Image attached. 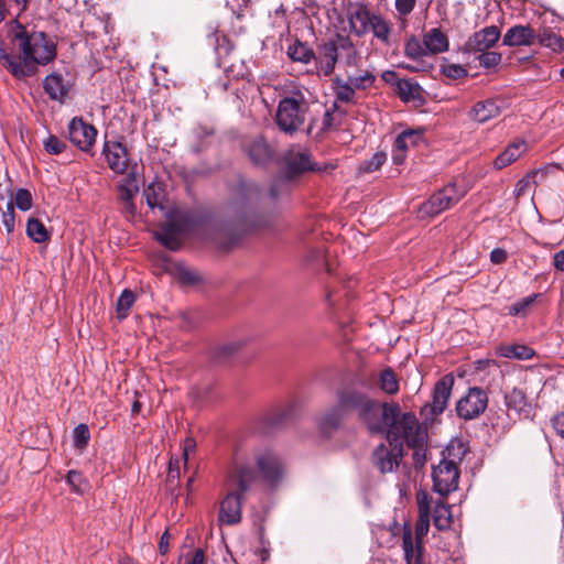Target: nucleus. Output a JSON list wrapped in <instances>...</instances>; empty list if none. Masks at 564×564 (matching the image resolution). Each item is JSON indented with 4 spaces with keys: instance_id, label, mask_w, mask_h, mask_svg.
<instances>
[{
    "instance_id": "obj_1",
    "label": "nucleus",
    "mask_w": 564,
    "mask_h": 564,
    "mask_svg": "<svg viewBox=\"0 0 564 564\" xmlns=\"http://www.w3.org/2000/svg\"><path fill=\"white\" fill-rule=\"evenodd\" d=\"M349 413H356L359 422L371 434H386L389 446L380 444L373 452V464L381 473H391L402 458V446L420 452L426 441V430L411 412L402 413L394 402H380L369 393L356 389L344 388L336 393V404L326 410L318 420L323 432L336 430Z\"/></svg>"
},
{
    "instance_id": "obj_2",
    "label": "nucleus",
    "mask_w": 564,
    "mask_h": 564,
    "mask_svg": "<svg viewBox=\"0 0 564 564\" xmlns=\"http://www.w3.org/2000/svg\"><path fill=\"white\" fill-rule=\"evenodd\" d=\"M13 44L22 56L8 54L0 43V64L15 78L32 76L36 65H46L56 56V45L43 32L29 34L25 29L17 24L12 33Z\"/></svg>"
},
{
    "instance_id": "obj_3",
    "label": "nucleus",
    "mask_w": 564,
    "mask_h": 564,
    "mask_svg": "<svg viewBox=\"0 0 564 564\" xmlns=\"http://www.w3.org/2000/svg\"><path fill=\"white\" fill-rule=\"evenodd\" d=\"M257 479L256 470L242 462L240 455L235 460L234 468L226 479L227 494L219 503L218 521L224 525H235L242 518L243 495Z\"/></svg>"
},
{
    "instance_id": "obj_4",
    "label": "nucleus",
    "mask_w": 564,
    "mask_h": 564,
    "mask_svg": "<svg viewBox=\"0 0 564 564\" xmlns=\"http://www.w3.org/2000/svg\"><path fill=\"white\" fill-rule=\"evenodd\" d=\"M361 59L360 52L347 35L337 34L335 37L318 46L316 72L318 76H330L337 63L355 67Z\"/></svg>"
},
{
    "instance_id": "obj_5",
    "label": "nucleus",
    "mask_w": 564,
    "mask_h": 564,
    "mask_svg": "<svg viewBox=\"0 0 564 564\" xmlns=\"http://www.w3.org/2000/svg\"><path fill=\"white\" fill-rule=\"evenodd\" d=\"M466 454V447L459 440H453L442 451V458L433 467V488L441 496H447L457 489L459 479L458 464Z\"/></svg>"
},
{
    "instance_id": "obj_6",
    "label": "nucleus",
    "mask_w": 564,
    "mask_h": 564,
    "mask_svg": "<svg viewBox=\"0 0 564 564\" xmlns=\"http://www.w3.org/2000/svg\"><path fill=\"white\" fill-rule=\"evenodd\" d=\"M102 153L111 171L126 175L118 188L120 199L129 203L139 192L137 164H131L127 148L117 141H106Z\"/></svg>"
},
{
    "instance_id": "obj_7",
    "label": "nucleus",
    "mask_w": 564,
    "mask_h": 564,
    "mask_svg": "<svg viewBox=\"0 0 564 564\" xmlns=\"http://www.w3.org/2000/svg\"><path fill=\"white\" fill-rule=\"evenodd\" d=\"M310 109V102L301 89L293 90L279 101L275 123L286 134L302 130Z\"/></svg>"
},
{
    "instance_id": "obj_8",
    "label": "nucleus",
    "mask_w": 564,
    "mask_h": 564,
    "mask_svg": "<svg viewBox=\"0 0 564 564\" xmlns=\"http://www.w3.org/2000/svg\"><path fill=\"white\" fill-rule=\"evenodd\" d=\"M240 455L242 462L247 463L251 456L258 467V470L263 480L270 485L276 484L283 476L284 466L281 458L268 446L251 445L248 448L241 449L237 453L236 457ZM237 458H235L236 460Z\"/></svg>"
},
{
    "instance_id": "obj_9",
    "label": "nucleus",
    "mask_w": 564,
    "mask_h": 564,
    "mask_svg": "<svg viewBox=\"0 0 564 564\" xmlns=\"http://www.w3.org/2000/svg\"><path fill=\"white\" fill-rule=\"evenodd\" d=\"M166 217V223L155 232V237L166 248L177 250L181 246L180 235L188 229L191 217L187 212L180 209L171 210Z\"/></svg>"
},
{
    "instance_id": "obj_10",
    "label": "nucleus",
    "mask_w": 564,
    "mask_h": 564,
    "mask_svg": "<svg viewBox=\"0 0 564 564\" xmlns=\"http://www.w3.org/2000/svg\"><path fill=\"white\" fill-rule=\"evenodd\" d=\"M464 195L465 192L459 191L455 184H448L424 202L417 215L420 218L434 217L457 204Z\"/></svg>"
},
{
    "instance_id": "obj_11",
    "label": "nucleus",
    "mask_w": 564,
    "mask_h": 564,
    "mask_svg": "<svg viewBox=\"0 0 564 564\" xmlns=\"http://www.w3.org/2000/svg\"><path fill=\"white\" fill-rule=\"evenodd\" d=\"M454 386V378L451 375L442 377L434 386L432 402L422 409V415L425 420L433 421L437 415L442 414L447 406Z\"/></svg>"
},
{
    "instance_id": "obj_12",
    "label": "nucleus",
    "mask_w": 564,
    "mask_h": 564,
    "mask_svg": "<svg viewBox=\"0 0 564 564\" xmlns=\"http://www.w3.org/2000/svg\"><path fill=\"white\" fill-rule=\"evenodd\" d=\"M488 405L487 393L477 387L470 388L456 404L457 415L464 420L478 417Z\"/></svg>"
},
{
    "instance_id": "obj_13",
    "label": "nucleus",
    "mask_w": 564,
    "mask_h": 564,
    "mask_svg": "<svg viewBox=\"0 0 564 564\" xmlns=\"http://www.w3.org/2000/svg\"><path fill=\"white\" fill-rule=\"evenodd\" d=\"M70 142L82 151L88 152L95 144L97 130L82 118H73L68 124Z\"/></svg>"
},
{
    "instance_id": "obj_14",
    "label": "nucleus",
    "mask_w": 564,
    "mask_h": 564,
    "mask_svg": "<svg viewBox=\"0 0 564 564\" xmlns=\"http://www.w3.org/2000/svg\"><path fill=\"white\" fill-rule=\"evenodd\" d=\"M259 188L254 184H241L234 193L230 209L238 218H243L259 197Z\"/></svg>"
},
{
    "instance_id": "obj_15",
    "label": "nucleus",
    "mask_w": 564,
    "mask_h": 564,
    "mask_svg": "<svg viewBox=\"0 0 564 564\" xmlns=\"http://www.w3.org/2000/svg\"><path fill=\"white\" fill-rule=\"evenodd\" d=\"M424 138L423 129H409L400 134L394 140L392 150V160L395 164H402L405 160V153L411 147L417 145Z\"/></svg>"
},
{
    "instance_id": "obj_16",
    "label": "nucleus",
    "mask_w": 564,
    "mask_h": 564,
    "mask_svg": "<svg viewBox=\"0 0 564 564\" xmlns=\"http://www.w3.org/2000/svg\"><path fill=\"white\" fill-rule=\"evenodd\" d=\"M500 37V31L497 26H487L468 39L466 47L469 52H485L492 47Z\"/></svg>"
},
{
    "instance_id": "obj_17",
    "label": "nucleus",
    "mask_w": 564,
    "mask_h": 564,
    "mask_svg": "<svg viewBox=\"0 0 564 564\" xmlns=\"http://www.w3.org/2000/svg\"><path fill=\"white\" fill-rule=\"evenodd\" d=\"M502 101L494 98L477 101L469 110L468 117L478 123L497 118L502 110Z\"/></svg>"
},
{
    "instance_id": "obj_18",
    "label": "nucleus",
    "mask_w": 564,
    "mask_h": 564,
    "mask_svg": "<svg viewBox=\"0 0 564 564\" xmlns=\"http://www.w3.org/2000/svg\"><path fill=\"white\" fill-rule=\"evenodd\" d=\"M376 15L377 13L371 12L367 6L357 4L348 14V22L351 32L357 36H364L367 34L372 23V19L376 18Z\"/></svg>"
},
{
    "instance_id": "obj_19",
    "label": "nucleus",
    "mask_w": 564,
    "mask_h": 564,
    "mask_svg": "<svg viewBox=\"0 0 564 564\" xmlns=\"http://www.w3.org/2000/svg\"><path fill=\"white\" fill-rule=\"evenodd\" d=\"M419 519L415 525V538L420 541L427 534L430 528V513L432 497L424 490L416 494Z\"/></svg>"
},
{
    "instance_id": "obj_20",
    "label": "nucleus",
    "mask_w": 564,
    "mask_h": 564,
    "mask_svg": "<svg viewBox=\"0 0 564 564\" xmlns=\"http://www.w3.org/2000/svg\"><path fill=\"white\" fill-rule=\"evenodd\" d=\"M43 86L48 97L59 102L65 101L72 89V83L57 73L47 75Z\"/></svg>"
},
{
    "instance_id": "obj_21",
    "label": "nucleus",
    "mask_w": 564,
    "mask_h": 564,
    "mask_svg": "<svg viewBox=\"0 0 564 564\" xmlns=\"http://www.w3.org/2000/svg\"><path fill=\"white\" fill-rule=\"evenodd\" d=\"M505 402L508 415L511 419L529 416L530 404L528 403L527 397L522 390L514 388L510 392L506 393Z\"/></svg>"
},
{
    "instance_id": "obj_22",
    "label": "nucleus",
    "mask_w": 564,
    "mask_h": 564,
    "mask_svg": "<svg viewBox=\"0 0 564 564\" xmlns=\"http://www.w3.org/2000/svg\"><path fill=\"white\" fill-rule=\"evenodd\" d=\"M536 33L530 25H514L503 35V44L508 46L532 45Z\"/></svg>"
},
{
    "instance_id": "obj_23",
    "label": "nucleus",
    "mask_w": 564,
    "mask_h": 564,
    "mask_svg": "<svg viewBox=\"0 0 564 564\" xmlns=\"http://www.w3.org/2000/svg\"><path fill=\"white\" fill-rule=\"evenodd\" d=\"M529 147L525 140L517 139L512 143H510L503 152H501L496 160L494 161V166L497 170H501L511 163L516 162L520 156H522Z\"/></svg>"
},
{
    "instance_id": "obj_24",
    "label": "nucleus",
    "mask_w": 564,
    "mask_h": 564,
    "mask_svg": "<svg viewBox=\"0 0 564 564\" xmlns=\"http://www.w3.org/2000/svg\"><path fill=\"white\" fill-rule=\"evenodd\" d=\"M369 32H371L373 39L378 40L382 45H391L392 23L382 15L377 14L376 18L372 19Z\"/></svg>"
},
{
    "instance_id": "obj_25",
    "label": "nucleus",
    "mask_w": 564,
    "mask_h": 564,
    "mask_svg": "<svg viewBox=\"0 0 564 564\" xmlns=\"http://www.w3.org/2000/svg\"><path fill=\"white\" fill-rule=\"evenodd\" d=\"M423 42L427 53L438 54L447 51V36L440 29H431L423 36Z\"/></svg>"
},
{
    "instance_id": "obj_26",
    "label": "nucleus",
    "mask_w": 564,
    "mask_h": 564,
    "mask_svg": "<svg viewBox=\"0 0 564 564\" xmlns=\"http://www.w3.org/2000/svg\"><path fill=\"white\" fill-rule=\"evenodd\" d=\"M402 546L408 564H423L421 542L416 541V545H414L410 531L404 532Z\"/></svg>"
},
{
    "instance_id": "obj_27",
    "label": "nucleus",
    "mask_w": 564,
    "mask_h": 564,
    "mask_svg": "<svg viewBox=\"0 0 564 564\" xmlns=\"http://www.w3.org/2000/svg\"><path fill=\"white\" fill-rule=\"evenodd\" d=\"M249 158L257 164L267 162L271 156V150L267 141L258 137L248 145Z\"/></svg>"
},
{
    "instance_id": "obj_28",
    "label": "nucleus",
    "mask_w": 564,
    "mask_h": 564,
    "mask_svg": "<svg viewBox=\"0 0 564 564\" xmlns=\"http://www.w3.org/2000/svg\"><path fill=\"white\" fill-rule=\"evenodd\" d=\"M499 354L510 359L529 360L534 356V350L525 345L512 344L501 346Z\"/></svg>"
},
{
    "instance_id": "obj_29",
    "label": "nucleus",
    "mask_w": 564,
    "mask_h": 564,
    "mask_svg": "<svg viewBox=\"0 0 564 564\" xmlns=\"http://www.w3.org/2000/svg\"><path fill=\"white\" fill-rule=\"evenodd\" d=\"M334 91L336 100L341 102H356V91L354 85L349 82L343 80L339 77H336L333 80Z\"/></svg>"
},
{
    "instance_id": "obj_30",
    "label": "nucleus",
    "mask_w": 564,
    "mask_h": 564,
    "mask_svg": "<svg viewBox=\"0 0 564 564\" xmlns=\"http://www.w3.org/2000/svg\"><path fill=\"white\" fill-rule=\"evenodd\" d=\"M288 56L294 62L308 64L312 59L316 61L317 55L306 44L296 41L288 47Z\"/></svg>"
},
{
    "instance_id": "obj_31",
    "label": "nucleus",
    "mask_w": 564,
    "mask_h": 564,
    "mask_svg": "<svg viewBox=\"0 0 564 564\" xmlns=\"http://www.w3.org/2000/svg\"><path fill=\"white\" fill-rule=\"evenodd\" d=\"M378 387L383 393L389 395H393L399 391V381L395 372L391 368L388 367L380 371Z\"/></svg>"
},
{
    "instance_id": "obj_32",
    "label": "nucleus",
    "mask_w": 564,
    "mask_h": 564,
    "mask_svg": "<svg viewBox=\"0 0 564 564\" xmlns=\"http://www.w3.org/2000/svg\"><path fill=\"white\" fill-rule=\"evenodd\" d=\"M398 94L403 101L421 99L422 88L411 79H401L398 82Z\"/></svg>"
},
{
    "instance_id": "obj_33",
    "label": "nucleus",
    "mask_w": 564,
    "mask_h": 564,
    "mask_svg": "<svg viewBox=\"0 0 564 564\" xmlns=\"http://www.w3.org/2000/svg\"><path fill=\"white\" fill-rule=\"evenodd\" d=\"M453 517L451 508L443 502H436L433 509V522L438 530L448 529L452 524Z\"/></svg>"
},
{
    "instance_id": "obj_34",
    "label": "nucleus",
    "mask_w": 564,
    "mask_h": 564,
    "mask_svg": "<svg viewBox=\"0 0 564 564\" xmlns=\"http://www.w3.org/2000/svg\"><path fill=\"white\" fill-rule=\"evenodd\" d=\"M144 196L149 207L154 208L159 207L163 209V200L165 197L164 188L160 183H151L144 189Z\"/></svg>"
},
{
    "instance_id": "obj_35",
    "label": "nucleus",
    "mask_w": 564,
    "mask_h": 564,
    "mask_svg": "<svg viewBox=\"0 0 564 564\" xmlns=\"http://www.w3.org/2000/svg\"><path fill=\"white\" fill-rule=\"evenodd\" d=\"M288 165L289 170L294 174L315 170L310 155L304 152H297L291 155Z\"/></svg>"
},
{
    "instance_id": "obj_36",
    "label": "nucleus",
    "mask_w": 564,
    "mask_h": 564,
    "mask_svg": "<svg viewBox=\"0 0 564 564\" xmlns=\"http://www.w3.org/2000/svg\"><path fill=\"white\" fill-rule=\"evenodd\" d=\"M26 235L35 242H44L48 239V232L41 220L30 217L26 224Z\"/></svg>"
},
{
    "instance_id": "obj_37",
    "label": "nucleus",
    "mask_w": 564,
    "mask_h": 564,
    "mask_svg": "<svg viewBox=\"0 0 564 564\" xmlns=\"http://www.w3.org/2000/svg\"><path fill=\"white\" fill-rule=\"evenodd\" d=\"M536 40L541 45L551 48L553 52H560L563 47L562 37L550 29H544L538 33Z\"/></svg>"
},
{
    "instance_id": "obj_38",
    "label": "nucleus",
    "mask_w": 564,
    "mask_h": 564,
    "mask_svg": "<svg viewBox=\"0 0 564 564\" xmlns=\"http://www.w3.org/2000/svg\"><path fill=\"white\" fill-rule=\"evenodd\" d=\"M135 302V295L130 290H124L117 301V316L119 319H124L130 308Z\"/></svg>"
},
{
    "instance_id": "obj_39",
    "label": "nucleus",
    "mask_w": 564,
    "mask_h": 564,
    "mask_svg": "<svg viewBox=\"0 0 564 564\" xmlns=\"http://www.w3.org/2000/svg\"><path fill=\"white\" fill-rule=\"evenodd\" d=\"M538 297L539 294H532L513 303L509 306L508 314L511 316H525Z\"/></svg>"
},
{
    "instance_id": "obj_40",
    "label": "nucleus",
    "mask_w": 564,
    "mask_h": 564,
    "mask_svg": "<svg viewBox=\"0 0 564 564\" xmlns=\"http://www.w3.org/2000/svg\"><path fill=\"white\" fill-rule=\"evenodd\" d=\"M404 53L408 57L417 59L427 54L424 43L422 44L419 39L411 36L405 45Z\"/></svg>"
},
{
    "instance_id": "obj_41",
    "label": "nucleus",
    "mask_w": 564,
    "mask_h": 564,
    "mask_svg": "<svg viewBox=\"0 0 564 564\" xmlns=\"http://www.w3.org/2000/svg\"><path fill=\"white\" fill-rule=\"evenodd\" d=\"M387 160V155L383 152H376L371 159L365 160L359 170L361 172L371 173L378 171Z\"/></svg>"
},
{
    "instance_id": "obj_42",
    "label": "nucleus",
    "mask_w": 564,
    "mask_h": 564,
    "mask_svg": "<svg viewBox=\"0 0 564 564\" xmlns=\"http://www.w3.org/2000/svg\"><path fill=\"white\" fill-rule=\"evenodd\" d=\"M66 480L73 491L77 494H83L87 489V481L79 471L69 470Z\"/></svg>"
},
{
    "instance_id": "obj_43",
    "label": "nucleus",
    "mask_w": 564,
    "mask_h": 564,
    "mask_svg": "<svg viewBox=\"0 0 564 564\" xmlns=\"http://www.w3.org/2000/svg\"><path fill=\"white\" fill-rule=\"evenodd\" d=\"M74 446L84 448L89 442L90 433L86 424L77 425L73 431Z\"/></svg>"
},
{
    "instance_id": "obj_44",
    "label": "nucleus",
    "mask_w": 564,
    "mask_h": 564,
    "mask_svg": "<svg viewBox=\"0 0 564 564\" xmlns=\"http://www.w3.org/2000/svg\"><path fill=\"white\" fill-rule=\"evenodd\" d=\"M32 203H33V198H32V194L30 193V191H28L25 188H19L15 192L14 204L20 210L26 212V210L31 209Z\"/></svg>"
},
{
    "instance_id": "obj_45",
    "label": "nucleus",
    "mask_w": 564,
    "mask_h": 564,
    "mask_svg": "<svg viewBox=\"0 0 564 564\" xmlns=\"http://www.w3.org/2000/svg\"><path fill=\"white\" fill-rule=\"evenodd\" d=\"M348 79L356 89H366L375 83L376 77L370 72L365 70L359 75L349 76Z\"/></svg>"
},
{
    "instance_id": "obj_46",
    "label": "nucleus",
    "mask_w": 564,
    "mask_h": 564,
    "mask_svg": "<svg viewBox=\"0 0 564 564\" xmlns=\"http://www.w3.org/2000/svg\"><path fill=\"white\" fill-rule=\"evenodd\" d=\"M44 149L50 154H59L66 149V143L55 135H50L43 142Z\"/></svg>"
},
{
    "instance_id": "obj_47",
    "label": "nucleus",
    "mask_w": 564,
    "mask_h": 564,
    "mask_svg": "<svg viewBox=\"0 0 564 564\" xmlns=\"http://www.w3.org/2000/svg\"><path fill=\"white\" fill-rule=\"evenodd\" d=\"M2 224L6 227L8 234H12L15 225V213L13 203L7 204V209L2 212Z\"/></svg>"
},
{
    "instance_id": "obj_48",
    "label": "nucleus",
    "mask_w": 564,
    "mask_h": 564,
    "mask_svg": "<svg viewBox=\"0 0 564 564\" xmlns=\"http://www.w3.org/2000/svg\"><path fill=\"white\" fill-rule=\"evenodd\" d=\"M479 64L486 68L495 67L501 62V54L497 52H481L478 56Z\"/></svg>"
},
{
    "instance_id": "obj_49",
    "label": "nucleus",
    "mask_w": 564,
    "mask_h": 564,
    "mask_svg": "<svg viewBox=\"0 0 564 564\" xmlns=\"http://www.w3.org/2000/svg\"><path fill=\"white\" fill-rule=\"evenodd\" d=\"M416 0H395V9L401 17L409 15L414 7Z\"/></svg>"
},
{
    "instance_id": "obj_50",
    "label": "nucleus",
    "mask_w": 564,
    "mask_h": 564,
    "mask_svg": "<svg viewBox=\"0 0 564 564\" xmlns=\"http://www.w3.org/2000/svg\"><path fill=\"white\" fill-rule=\"evenodd\" d=\"M178 279L183 284L193 285L199 281V276L196 272L188 269H181L178 272Z\"/></svg>"
},
{
    "instance_id": "obj_51",
    "label": "nucleus",
    "mask_w": 564,
    "mask_h": 564,
    "mask_svg": "<svg viewBox=\"0 0 564 564\" xmlns=\"http://www.w3.org/2000/svg\"><path fill=\"white\" fill-rule=\"evenodd\" d=\"M531 185H532V181L529 176L521 178L516 185V189H514L516 195L517 196L524 195L531 188Z\"/></svg>"
},
{
    "instance_id": "obj_52",
    "label": "nucleus",
    "mask_w": 564,
    "mask_h": 564,
    "mask_svg": "<svg viewBox=\"0 0 564 564\" xmlns=\"http://www.w3.org/2000/svg\"><path fill=\"white\" fill-rule=\"evenodd\" d=\"M552 425L555 432L564 438V413H560L552 419Z\"/></svg>"
},
{
    "instance_id": "obj_53",
    "label": "nucleus",
    "mask_w": 564,
    "mask_h": 564,
    "mask_svg": "<svg viewBox=\"0 0 564 564\" xmlns=\"http://www.w3.org/2000/svg\"><path fill=\"white\" fill-rule=\"evenodd\" d=\"M196 448V442L194 438H191V437H187L184 442V446H183V458H184V464L186 465L187 464V460H188V455L191 453H193Z\"/></svg>"
},
{
    "instance_id": "obj_54",
    "label": "nucleus",
    "mask_w": 564,
    "mask_h": 564,
    "mask_svg": "<svg viewBox=\"0 0 564 564\" xmlns=\"http://www.w3.org/2000/svg\"><path fill=\"white\" fill-rule=\"evenodd\" d=\"M490 260L496 263H502L507 260V252L503 249L496 248L490 252Z\"/></svg>"
},
{
    "instance_id": "obj_55",
    "label": "nucleus",
    "mask_w": 564,
    "mask_h": 564,
    "mask_svg": "<svg viewBox=\"0 0 564 564\" xmlns=\"http://www.w3.org/2000/svg\"><path fill=\"white\" fill-rule=\"evenodd\" d=\"M334 126V113L326 110L322 120V130H328Z\"/></svg>"
},
{
    "instance_id": "obj_56",
    "label": "nucleus",
    "mask_w": 564,
    "mask_h": 564,
    "mask_svg": "<svg viewBox=\"0 0 564 564\" xmlns=\"http://www.w3.org/2000/svg\"><path fill=\"white\" fill-rule=\"evenodd\" d=\"M205 561V554L203 550L197 549L194 554L192 555L191 560L187 562V564H204Z\"/></svg>"
},
{
    "instance_id": "obj_57",
    "label": "nucleus",
    "mask_w": 564,
    "mask_h": 564,
    "mask_svg": "<svg viewBox=\"0 0 564 564\" xmlns=\"http://www.w3.org/2000/svg\"><path fill=\"white\" fill-rule=\"evenodd\" d=\"M167 477L170 479L178 478L180 477V468H178V462L177 460H175V462L170 460Z\"/></svg>"
},
{
    "instance_id": "obj_58",
    "label": "nucleus",
    "mask_w": 564,
    "mask_h": 564,
    "mask_svg": "<svg viewBox=\"0 0 564 564\" xmlns=\"http://www.w3.org/2000/svg\"><path fill=\"white\" fill-rule=\"evenodd\" d=\"M553 263L557 270L564 271V250H561L554 254Z\"/></svg>"
},
{
    "instance_id": "obj_59",
    "label": "nucleus",
    "mask_w": 564,
    "mask_h": 564,
    "mask_svg": "<svg viewBox=\"0 0 564 564\" xmlns=\"http://www.w3.org/2000/svg\"><path fill=\"white\" fill-rule=\"evenodd\" d=\"M169 539H170V535H169V532L165 531L161 539H160V544H159V549H160V552L162 554L166 553L167 550H169Z\"/></svg>"
},
{
    "instance_id": "obj_60",
    "label": "nucleus",
    "mask_w": 564,
    "mask_h": 564,
    "mask_svg": "<svg viewBox=\"0 0 564 564\" xmlns=\"http://www.w3.org/2000/svg\"><path fill=\"white\" fill-rule=\"evenodd\" d=\"M226 354H232L237 347L235 345H227L221 348Z\"/></svg>"
},
{
    "instance_id": "obj_61",
    "label": "nucleus",
    "mask_w": 564,
    "mask_h": 564,
    "mask_svg": "<svg viewBox=\"0 0 564 564\" xmlns=\"http://www.w3.org/2000/svg\"><path fill=\"white\" fill-rule=\"evenodd\" d=\"M17 6L20 7V10L23 11L26 9L28 0H13Z\"/></svg>"
},
{
    "instance_id": "obj_62",
    "label": "nucleus",
    "mask_w": 564,
    "mask_h": 564,
    "mask_svg": "<svg viewBox=\"0 0 564 564\" xmlns=\"http://www.w3.org/2000/svg\"><path fill=\"white\" fill-rule=\"evenodd\" d=\"M140 408H141L140 403L138 401H135L132 405V412L138 413L140 411Z\"/></svg>"
},
{
    "instance_id": "obj_63",
    "label": "nucleus",
    "mask_w": 564,
    "mask_h": 564,
    "mask_svg": "<svg viewBox=\"0 0 564 564\" xmlns=\"http://www.w3.org/2000/svg\"><path fill=\"white\" fill-rule=\"evenodd\" d=\"M393 75H394V73H393V72H388V73H386V74L383 75V77H384V78H387V76H393Z\"/></svg>"
},
{
    "instance_id": "obj_64",
    "label": "nucleus",
    "mask_w": 564,
    "mask_h": 564,
    "mask_svg": "<svg viewBox=\"0 0 564 564\" xmlns=\"http://www.w3.org/2000/svg\"><path fill=\"white\" fill-rule=\"evenodd\" d=\"M122 564H138V563H134L132 561H124Z\"/></svg>"
}]
</instances>
